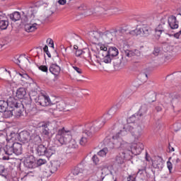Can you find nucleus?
Listing matches in <instances>:
<instances>
[{
  "instance_id": "72a5a7b5",
  "label": "nucleus",
  "mask_w": 181,
  "mask_h": 181,
  "mask_svg": "<svg viewBox=\"0 0 181 181\" xmlns=\"http://www.w3.org/2000/svg\"><path fill=\"white\" fill-rule=\"evenodd\" d=\"M57 109L59 111H64V110H66V103H64V101L59 102L57 104Z\"/></svg>"
},
{
  "instance_id": "6e6552de",
  "label": "nucleus",
  "mask_w": 181,
  "mask_h": 181,
  "mask_svg": "<svg viewBox=\"0 0 181 181\" xmlns=\"http://www.w3.org/2000/svg\"><path fill=\"white\" fill-rule=\"evenodd\" d=\"M110 9H113V11H115V12H121V9H119L117 7L110 8V7H108V6L104 4L103 3L97 2L95 4L94 10L88 11L87 15H91L92 13H104V12H107V11H110Z\"/></svg>"
},
{
  "instance_id": "2f4dec72",
  "label": "nucleus",
  "mask_w": 181,
  "mask_h": 181,
  "mask_svg": "<svg viewBox=\"0 0 181 181\" xmlns=\"http://www.w3.org/2000/svg\"><path fill=\"white\" fill-rule=\"evenodd\" d=\"M13 115L16 117V118H19V117L22 116V110L19 108V106L13 108Z\"/></svg>"
},
{
  "instance_id": "ddd939ff",
  "label": "nucleus",
  "mask_w": 181,
  "mask_h": 181,
  "mask_svg": "<svg viewBox=\"0 0 181 181\" xmlns=\"http://www.w3.org/2000/svg\"><path fill=\"white\" fill-rule=\"evenodd\" d=\"M24 166L28 169L37 168L36 158L33 155L25 157L24 159Z\"/></svg>"
},
{
  "instance_id": "20e7f679",
  "label": "nucleus",
  "mask_w": 181,
  "mask_h": 181,
  "mask_svg": "<svg viewBox=\"0 0 181 181\" xmlns=\"http://www.w3.org/2000/svg\"><path fill=\"white\" fill-rule=\"evenodd\" d=\"M107 119L105 118L103 115L102 117H98L92 123L88 124L85 125V128L83 129V134H86L88 137H91L95 132L100 131L104 125H105V122H107Z\"/></svg>"
},
{
  "instance_id": "37998d69",
  "label": "nucleus",
  "mask_w": 181,
  "mask_h": 181,
  "mask_svg": "<svg viewBox=\"0 0 181 181\" xmlns=\"http://www.w3.org/2000/svg\"><path fill=\"white\" fill-rule=\"evenodd\" d=\"M45 163H46V160L42 159V158H40V159L37 160V161L36 162L37 166H42V165H45Z\"/></svg>"
},
{
  "instance_id": "7ed1b4c3",
  "label": "nucleus",
  "mask_w": 181,
  "mask_h": 181,
  "mask_svg": "<svg viewBox=\"0 0 181 181\" xmlns=\"http://www.w3.org/2000/svg\"><path fill=\"white\" fill-rule=\"evenodd\" d=\"M96 49L99 59L106 64L110 63L112 57H117L119 54L117 47H110L108 48L106 45L103 44H96Z\"/></svg>"
},
{
  "instance_id": "69168bd1",
  "label": "nucleus",
  "mask_w": 181,
  "mask_h": 181,
  "mask_svg": "<svg viewBox=\"0 0 181 181\" xmlns=\"http://www.w3.org/2000/svg\"><path fill=\"white\" fill-rule=\"evenodd\" d=\"M45 53H46V54L48 57H52V54H50V52L49 51H45Z\"/></svg>"
},
{
  "instance_id": "b1692460",
  "label": "nucleus",
  "mask_w": 181,
  "mask_h": 181,
  "mask_svg": "<svg viewBox=\"0 0 181 181\" xmlns=\"http://www.w3.org/2000/svg\"><path fill=\"white\" fill-rule=\"evenodd\" d=\"M15 95L16 98H18V100H23L26 95V89H25V88H18L15 93Z\"/></svg>"
},
{
  "instance_id": "f8f14e48",
  "label": "nucleus",
  "mask_w": 181,
  "mask_h": 181,
  "mask_svg": "<svg viewBox=\"0 0 181 181\" xmlns=\"http://www.w3.org/2000/svg\"><path fill=\"white\" fill-rule=\"evenodd\" d=\"M144 114H146V107L145 106L141 107L138 113L132 115L127 119L128 124H132L137 119H140L141 117H142Z\"/></svg>"
},
{
  "instance_id": "f03ea898",
  "label": "nucleus",
  "mask_w": 181,
  "mask_h": 181,
  "mask_svg": "<svg viewBox=\"0 0 181 181\" xmlns=\"http://www.w3.org/2000/svg\"><path fill=\"white\" fill-rule=\"evenodd\" d=\"M73 132L71 131L65 129L64 127L59 129L58 133L53 139V142L57 146H62V145H68L69 148L76 149L78 148V144L76 140L72 139Z\"/></svg>"
},
{
  "instance_id": "393cba45",
  "label": "nucleus",
  "mask_w": 181,
  "mask_h": 181,
  "mask_svg": "<svg viewBox=\"0 0 181 181\" xmlns=\"http://www.w3.org/2000/svg\"><path fill=\"white\" fill-rule=\"evenodd\" d=\"M13 153L15 155L19 156L22 155V144L20 143H13Z\"/></svg>"
},
{
  "instance_id": "603ef678",
  "label": "nucleus",
  "mask_w": 181,
  "mask_h": 181,
  "mask_svg": "<svg viewBox=\"0 0 181 181\" xmlns=\"http://www.w3.org/2000/svg\"><path fill=\"white\" fill-rule=\"evenodd\" d=\"M51 127H52L53 129H57V127H59V124L56 121H54L51 123Z\"/></svg>"
},
{
  "instance_id": "c9c22d12",
  "label": "nucleus",
  "mask_w": 181,
  "mask_h": 181,
  "mask_svg": "<svg viewBox=\"0 0 181 181\" xmlns=\"http://www.w3.org/2000/svg\"><path fill=\"white\" fill-rule=\"evenodd\" d=\"M60 166V162L59 161H53L52 163V168H53L52 170H51V173H54L56 170H57V168Z\"/></svg>"
},
{
  "instance_id": "49530a36",
  "label": "nucleus",
  "mask_w": 181,
  "mask_h": 181,
  "mask_svg": "<svg viewBox=\"0 0 181 181\" xmlns=\"http://www.w3.org/2000/svg\"><path fill=\"white\" fill-rule=\"evenodd\" d=\"M167 168H168L170 173H172V169H173V165L171 163L170 161L167 162Z\"/></svg>"
},
{
  "instance_id": "864d4df0",
  "label": "nucleus",
  "mask_w": 181,
  "mask_h": 181,
  "mask_svg": "<svg viewBox=\"0 0 181 181\" xmlns=\"http://www.w3.org/2000/svg\"><path fill=\"white\" fill-rule=\"evenodd\" d=\"M160 52V49H159V48H155L154 51H153V55L154 56H158L159 54V52Z\"/></svg>"
},
{
  "instance_id": "a211bd4d",
  "label": "nucleus",
  "mask_w": 181,
  "mask_h": 181,
  "mask_svg": "<svg viewBox=\"0 0 181 181\" xmlns=\"http://www.w3.org/2000/svg\"><path fill=\"white\" fill-rule=\"evenodd\" d=\"M16 74L18 76V78H20L21 81V84H22V86H24V84H28V83H30V81H32V78H30V76L28 75V74L18 72Z\"/></svg>"
},
{
  "instance_id": "a19ab883",
  "label": "nucleus",
  "mask_w": 181,
  "mask_h": 181,
  "mask_svg": "<svg viewBox=\"0 0 181 181\" xmlns=\"http://www.w3.org/2000/svg\"><path fill=\"white\" fill-rule=\"evenodd\" d=\"M172 162L174 165H179L180 163V159L177 156H173Z\"/></svg>"
},
{
  "instance_id": "f3484780",
  "label": "nucleus",
  "mask_w": 181,
  "mask_h": 181,
  "mask_svg": "<svg viewBox=\"0 0 181 181\" xmlns=\"http://www.w3.org/2000/svg\"><path fill=\"white\" fill-rule=\"evenodd\" d=\"M37 12L36 8L30 7L28 10H24L23 13L27 18V21H29V19H33L35 18Z\"/></svg>"
},
{
  "instance_id": "a878e982",
  "label": "nucleus",
  "mask_w": 181,
  "mask_h": 181,
  "mask_svg": "<svg viewBox=\"0 0 181 181\" xmlns=\"http://www.w3.org/2000/svg\"><path fill=\"white\" fill-rule=\"evenodd\" d=\"M35 153L38 156H45L46 153V146L40 144L35 148Z\"/></svg>"
},
{
  "instance_id": "bb28decb",
  "label": "nucleus",
  "mask_w": 181,
  "mask_h": 181,
  "mask_svg": "<svg viewBox=\"0 0 181 181\" xmlns=\"http://www.w3.org/2000/svg\"><path fill=\"white\" fill-rule=\"evenodd\" d=\"M4 152L6 153V155H12L13 153V144H11V143L8 142L4 147Z\"/></svg>"
},
{
  "instance_id": "0e129e2a",
  "label": "nucleus",
  "mask_w": 181,
  "mask_h": 181,
  "mask_svg": "<svg viewBox=\"0 0 181 181\" xmlns=\"http://www.w3.org/2000/svg\"><path fill=\"white\" fill-rule=\"evenodd\" d=\"M169 151H170V152H175V148L170 146H169Z\"/></svg>"
},
{
  "instance_id": "338daca9",
  "label": "nucleus",
  "mask_w": 181,
  "mask_h": 181,
  "mask_svg": "<svg viewBox=\"0 0 181 181\" xmlns=\"http://www.w3.org/2000/svg\"><path fill=\"white\" fill-rule=\"evenodd\" d=\"M156 109V110H157L158 112L162 111V107H160V106L157 107Z\"/></svg>"
},
{
  "instance_id": "dca6fc26",
  "label": "nucleus",
  "mask_w": 181,
  "mask_h": 181,
  "mask_svg": "<svg viewBox=\"0 0 181 181\" xmlns=\"http://www.w3.org/2000/svg\"><path fill=\"white\" fill-rule=\"evenodd\" d=\"M37 28H39V24L37 23V21L36 20L35 23H33V21H31L30 23H27L25 25V30L28 33L35 32V30H37Z\"/></svg>"
},
{
  "instance_id": "7c9ffc66",
  "label": "nucleus",
  "mask_w": 181,
  "mask_h": 181,
  "mask_svg": "<svg viewBox=\"0 0 181 181\" xmlns=\"http://www.w3.org/2000/svg\"><path fill=\"white\" fill-rule=\"evenodd\" d=\"M86 134L84 133V130L83 131V135L81 136L80 140H79V144L81 145V146H86L87 145V143L88 142V139L87 137L84 136Z\"/></svg>"
},
{
  "instance_id": "ea45409f",
  "label": "nucleus",
  "mask_w": 181,
  "mask_h": 181,
  "mask_svg": "<svg viewBox=\"0 0 181 181\" xmlns=\"http://www.w3.org/2000/svg\"><path fill=\"white\" fill-rule=\"evenodd\" d=\"M84 53H86L84 51L81 49H77L75 52V55L76 56V57H80V56L84 57Z\"/></svg>"
},
{
  "instance_id": "f704fd0d",
  "label": "nucleus",
  "mask_w": 181,
  "mask_h": 181,
  "mask_svg": "<svg viewBox=\"0 0 181 181\" xmlns=\"http://www.w3.org/2000/svg\"><path fill=\"white\" fill-rule=\"evenodd\" d=\"M165 30V27L162 25V24L158 25V26L156 28V36H160L162 35V32Z\"/></svg>"
},
{
  "instance_id": "423d86ee",
  "label": "nucleus",
  "mask_w": 181,
  "mask_h": 181,
  "mask_svg": "<svg viewBox=\"0 0 181 181\" xmlns=\"http://www.w3.org/2000/svg\"><path fill=\"white\" fill-rule=\"evenodd\" d=\"M115 33L110 31L94 32L93 39L95 42H98L97 45H111L114 42V35Z\"/></svg>"
},
{
  "instance_id": "5fc2aeb1",
  "label": "nucleus",
  "mask_w": 181,
  "mask_h": 181,
  "mask_svg": "<svg viewBox=\"0 0 181 181\" xmlns=\"http://www.w3.org/2000/svg\"><path fill=\"white\" fill-rule=\"evenodd\" d=\"M143 78H144L143 81H141V83H145L148 78V75L146 74H144L141 75Z\"/></svg>"
},
{
  "instance_id": "3c124183",
  "label": "nucleus",
  "mask_w": 181,
  "mask_h": 181,
  "mask_svg": "<svg viewBox=\"0 0 181 181\" xmlns=\"http://www.w3.org/2000/svg\"><path fill=\"white\" fill-rule=\"evenodd\" d=\"M92 160H93V163H95V165H97V163H98V162H100L98 157H97V156H95V155L93 156Z\"/></svg>"
},
{
  "instance_id": "e2e57ef3",
  "label": "nucleus",
  "mask_w": 181,
  "mask_h": 181,
  "mask_svg": "<svg viewBox=\"0 0 181 181\" xmlns=\"http://www.w3.org/2000/svg\"><path fill=\"white\" fill-rule=\"evenodd\" d=\"M43 51L45 52H48L49 51V47H47V45H45V47H43Z\"/></svg>"
},
{
  "instance_id": "a18cd8bd",
  "label": "nucleus",
  "mask_w": 181,
  "mask_h": 181,
  "mask_svg": "<svg viewBox=\"0 0 181 181\" xmlns=\"http://www.w3.org/2000/svg\"><path fill=\"white\" fill-rule=\"evenodd\" d=\"M35 175H36L35 173L30 171V172L28 173L23 177H21V180H25V179H26V177H28V176H35Z\"/></svg>"
},
{
  "instance_id": "1a4fd4ad",
  "label": "nucleus",
  "mask_w": 181,
  "mask_h": 181,
  "mask_svg": "<svg viewBox=\"0 0 181 181\" xmlns=\"http://www.w3.org/2000/svg\"><path fill=\"white\" fill-rule=\"evenodd\" d=\"M84 172V165L82 163L78 164L73 170L72 173L67 177L66 181H80L78 175L83 174Z\"/></svg>"
},
{
  "instance_id": "de8ad7c7",
  "label": "nucleus",
  "mask_w": 181,
  "mask_h": 181,
  "mask_svg": "<svg viewBox=\"0 0 181 181\" xmlns=\"http://www.w3.org/2000/svg\"><path fill=\"white\" fill-rule=\"evenodd\" d=\"M3 77H11V71L5 68V71L3 74Z\"/></svg>"
},
{
  "instance_id": "c85d7f7f",
  "label": "nucleus",
  "mask_w": 181,
  "mask_h": 181,
  "mask_svg": "<svg viewBox=\"0 0 181 181\" xmlns=\"http://www.w3.org/2000/svg\"><path fill=\"white\" fill-rule=\"evenodd\" d=\"M54 153H56V148L54 147H45V156L50 158L52 155H54Z\"/></svg>"
},
{
  "instance_id": "4468645a",
  "label": "nucleus",
  "mask_w": 181,
  "mask_h": 181,
  "mask_svg": "<svg viewBox=\"0 0 181 181\" xmlns=\"http://www.w3.org/2000/svg\"><path fill=\"white\" fill-rule=\"evenodd\" d=\"M165 162L163 161V158L162 157H155L154 159L152 160V166L154 169H163V164Z\"/></svg>"
},
{
  "instance_id": "58836bf2",
  "label": "nucleus",
  "mask_w": 181,
  "mask_h": 181,
  "mask_svg": "<svg viewBox=\"0 0 181 181\" xmlns=\"http://www.w3.org/2000/svg\"><path fill=\"white\" fill-rule=\"evenodd\" d=\"M71 66L72 69H74V71H76L78 74H83V70L78 67L77 66L74 65L73 64H71Z\"/></svg>"
},
{
  "instance_id": "13d9d810",
  "label": "nucleus",
  "mask_w": 181,
  "mask_h": 181,
  "mask_svg": "<svg viewBox=\"0 0 181 181\" xmlns=\"http://www.w3.org/2000/svg\"><path fill=\"white\" fill-rule=\"evenodd\" d=\"M4 71H6L5 68H0V76L1 77H3Z\"/></svg>"
},
{
  "instance_id": "0eeeda50",
  "label": "nucleus",
  "mask_w": 181,
  "mask_h": 181,
  "mask_svg": "<svg viewBox=\"0 0 181 181\" xmlns=\"http://www.w3.org/2000/svg\"><path fill=\"white\" fill-rule=\"evenodd\" d=\"M132 36H139V37H148L152 34V28L148 25H144L141 28L131 30L129 32Z\"/></svg>"
},
{
  "instance_id": "09e8293b",
  "label": "nucleus",
  "mask_w": 181,
  "mask_h": 181,
  "mask_svg": "<svg viewBox=\"0 0 181 181\" xmlns=\"http://www.w3.org/2000/svg\"><path fill=\"white\" fill-rule=\"evenodd\" d=\"M181 128V124L180 123H175L174 124V131L177 132V131H179Z\"/></svg>"
},
{
  "instance_id": "79ce46f5",
  "label": "nucleus",
  "mask_w": 181,
  "mask_h": 181,
  "mask_svg": "<svg viewBox=\"0 0 181 181\" xmlns=\"http://www.w3.org/2000/svg\"><path fill=\"white\" fill-rule=\"evenodd\" d=\"M120 44L122 45L124 49H128L129 47V45H128V41L126 40H120Z\"/></svg>"
},
{
  "instance_id": "774afa93",
  "label": "nucleus",
  "mask_w": 181,
  "mask_h": 181,
  "mask_svg": "<svg viewBox=\"0 0 181 181\" xmlns=\"http://www.w3.org/2000/svg\"><path fill=\"white\" fill-rule=\"evenodd\" d=\"M4 160H9V157L8 156H3Z\"/></svg>"
},
{
  "instance_id": "c756f323",
  "label": "nucleus",
  "mask_w": 181,
  "mask_h": 181,
  "mask_svg": "<svg viewBox=\"0 0 181 181\" xmlns=\"http://www.w3.org/2000/svg\"><path fill=\"white\" fill-rule=\"evenodd\" d=\"M9 18L13 22H17V21L21 20V13L15 11L14 13L9 15Z\"/></svg>"
},
{
  "instance_id": "412c9836",
  "label": "nucleus",
  "mask_w": 181,
  "mask_h": 181,
  "mask_svg": "<svg viewBox=\"0 0 181 181\" xmlns=\"http://www.w3.org/2000/svg\"><path fill=\"white\" fill-rule=\"evenodd\" d=\"M168 22L171 29H177V28H179V22L176 20V17L170 16L168 18Z\"/></svg>"
},
{
  "instance_id": "aec40b11",
  "label": "nucleus",
  "mask_w": 181,
  "mask_h": 181,
  "mask_svg": "<svg viewBox=\"0 0 181 181\" xmlns=\"http://www.w3.org/2000/svg\"><path fill=\"white\" fill-rule=\"evenodd\" d=\"M8 26H9V21H8L6 15H0V29L5 30V29L8 28Z\"/></svg>"
},
{
  "instance_id": "6e6d98bb",
  "label": "nucleus",
  "mask_w": 181,
  "mask_h": 181,
  "mask_svg": "<svg viewBox=\"0 0 181 181\" xmlns=\"http://www.w3.org/2000/svg\"><path fill=\"white\" fill-rule=\"evenodd\" d=\"M127 181H135V176L134 175H129L127 177Z\"/></svg>"
},
{
  "instance_id": "6ab92c4d",
  "label": "nucleus",
  "mask_w": 181,
  "mask_h": 181,
  "mask_svg": "<svg viewBox=\"0 0 181 181\" xmlns=\"http://www.w3.org/2000/svg\"><path fill=\"white\" fill-rule=\"evenodd\" d=\"M124 151H123L117 156L116 157L117 163L122 165V163H125L126 158H128V156H129V153H128L127 150H124Z\"/></svg>"
},
{
  "instance_id": "e433bc0d",
  "label": "nucleus",
  "mask_w": 181,
  "mask_h": 181,
  "mask_svg": "<svg viewBox=\"0 0 181 181\" xmlns=\"http://www.w3.org/2000/svg\"><path fill=\"white\" fill-rule=\"evenodd\" d=\"M107 153H108V148H104L98 153V155L102 158H105Z\"/></svg>"
},
{
  "instance_id": "473e14b6",
  "label": "nucleus",
  "mask_w": 181,
  "mask_h": 181,
  "mask_svg": "<svg viewBox=\"0 0 181 181\" xmlns=\"http://www.w3.org/2000/svg\"><path fill=\"white\" fill-rule=\"evenodd\" d=\"M8 108V103L5 100H0V112L6 111Z\"/></svg>"
},
{
  "instance_id": "5701e85b",
  "label": "nucleus",
  "mask_w": 181,
  "mask_h": 181,
  "mask_svg": "<svg viewBox=\"0 0 181 181\" xmlns=\"http://www.w3.org/2000/svg\"><path fill=\"white\" fill-rule=\"evenodd\" d=\"M49 70L55 77H57L61 71L60 66L56 64H52L49 66Z\"/></svg>"
},
{
  "instance_id": "680f3d73",
  "label": "nucleus",
  "mask_w": 181,
  "mask_h": 181,
  "mask_svg": "<svg viewBox=\"0 0 181 181\" xmlns=\"http://www.w3.org/2000/svg\"><path fill=\"white\" fill-rule=\"evenodd\" d=\"M170 102L172 104H175V103H177V99H176V98H173Z\"/></svg>"
},
{
  "instance_id": "cd10ccee",
  "label": "nucleus",
  "mask_w": 181,
  "mask_h": 181,
  "mask_svg": "<svg viewBox=\"0 0 181 181\" xmlns=\"http://www.w3.org/2000/svg\"><path fill=\"white\" fill-rule=\"evenodd\" d=\"M42 134L45 135L46 138H49L50 135V129L47 127V125L45 124V123L42 124L40 126Z\"/></svg>"
},
{
  "instance_id": "bf43d9fd",
  "label": "nucleus",
  "mask_w": 181,
  "mask_h": 181,
  "mask_svg": "<svg viewBox=\"0 0 181 181\" xmlns=\"http://www.w3.org/2000/svg\"><path fill=\"white\" fill-rule=\"evenodd\" d=\"M5 167L4 165H0V175H2V173L4 172Z\"/></svg>"
},
{
  "instance_id": "2eb2a0df",
  "label": "nucleus",
  "mask_w": 181,
  "mask_h": 181,
  "mask_svg": "<svg viewBox=\"0 0 181 181\" xmlns=\"http://www.w3.org/2000/svg\"><path fill=\"white\" fill-rule=\"evenodd\" d=\"M38 103L40 105H42V107H47V105H52V104H53V102L50 100V97L46 95L40 96L38 98Z\"/></svg>"
},
{
  "instance_id": "39448f33",
  "label": "nucleus",
  "mask_w": 181,
  "mask_h": 181,
  "mask_svg": "<svg viewBox=\"0 0 181 181\" xmlns=\"http://www.w3.org/2000/svg\"><path fill=\"white\" fill-rule=\"evenodd\" d=\"M10 137V141H11V142L16 141V138H18L21 142H23L24 144L29 142V141H33L34 142H37V144H40V142H42V139L40 136H31L30 132L29 131H23L20 132L19 134L16 133H11Z\"/></svg>"
},
{
  "instance_id": "4be33fe9",
  "label": "nucleus",
  "mask_w": 181,
  "mask_h": 181,
  "mask_svg": "<svg viewBox=\"0 0 181 181\" xmlns=\"http://www.w3.org/2000/svg\"><path fill=\"white\" fill-rule=\"evenodd\" d=\"M8 107L10 108H16L19 106V103H18V100L15 98L13 96H11L7 99Z\"/></svg>"
},
{
  "instance_id": "f257e3e1",
  "label": "nucleus",
  "mask_w": 181,
  "mask_h": 181,
  "mask_svg": "<svg viewBox=\"0 0 181 181\" xmlns=\"http://www.w3.org/2000/svg\"><path fill=\"white\" fill-rule=\"evenodd\" d=\"M114 131H117V133L112 136H107L104 139L105 145H107L110 149H122V151H127L129 153V156L139 155L142 151H144V144L139 142L132 146L127 141L122 140V136L128 134V132L132 134V136L135 139H139L142 136V132H144V126L142 124H137L132 126V124H126L122 129L118 130V124L113 126Z\"/></svg>"
},
{
  "instance_id": "4c0bfd02",
  "label": "nucleus",
  "mask_w": 181,
  "mask_h": 181,
  "mask_svg": "<svg viewBox=\"0 0 181 181\" xmlns=\"http://www.w3.org/2000/svg\"><path fill=\"white\" fill-rule=\"evenodd\" d=\"M4 112V115L5 118H11L12 115H13V110H5Z\"/></svg>"
},
{
  "instance_id": "9d476101",
  "label": "nucleus",
  "mask_w": 181,
  "mask_h": 181,
  "mask_svg": "<svg viewBox=\"0 0 181 181\" xmlns=\"http://www.w3.org/2000/svg\"><path fill=\"white\" fill-rule=\"evenodd\" d=\"M134 56L139 57V56H141V52L138 49H134V51L124 49L120 63L122 64H125V63H128V62H129V60H131V58L134 57Z\"/></svg>"
},
{
  "instance_id": "8fccbe9b",
  "label": "nucleus",
  "mask_w": 181,
  "mask_h": 181,
  "mask_svg": "<svg viewBox=\"0 0 181 181\" xmlns=\"http://www.w3.org/2000/svg\"><path fill=\"white\" fill-rule=\"evenodd\" d=\"M47 43H48V45H50V47H54V43L53 42V40H52L51 38H48L47 40Z\"/></svg>"
},
{
  "instance_id": "9b49d317",
  "label": "nucleus",
  "mask_w": 181,
  "mask_h": 181,
  "mask_svg": "<svg viewBox=\"0 0 181 181\" xmlns=\"http://www.w3.org/2000/svg\"><path fill=\"white\" fill-rule=\"evenodd\" d=\"M122 105V103L118 102L116 105H113L107 113L103 115L106 120L110 121V119L117 114V112L121 108Z\"/></svg>"
},
{
  "instance_id": "c03bdc74",
  "label": "nucleus",
  "mask_w": 181,
  "mask_h": 181,
  "mask_svg": "<svg viewBox=\"0 0 181 181\" xmlns=\"http://www.w3.org/2000/svg\"><path fill=\"white\" fill-rule=\"evenodd\" d=\"M39 70H41V71H43L44 73H47L48 69L45 65H41L38 67Z\"/></svg>"
},
{
  "instance_id": "052dcab7",
  "label": "nucleus",
  "mask_w": 181,
  "mask_h": 181,
  "mask_svg": "<svg viewBox=\"0 0 181 181\" xmlns=\"http://www.w3.org/2000/svg\"><path fill=\"white\" fill-rule=\"evenodd\" d=\"M146 160H147V162H150L151 161V157L149 156H148V153L146 154Z\"/></svg>"
},
{
  "instance_id": "4d7b16f0",
  "label": "nucleus",
  "mask_w": 181,
  "mask_h": 181,
  "mask_svg": "<svg viewBox=\"0 0 181 181\" xmlns=\"http://www.w3.org/2000/svg\"><path fill=\"white\" fill-rule=\"evenodd\" d=\"M67 2V0H59L58 1V4H59V5H66Z\"/></svg>"
}]
</instances>
